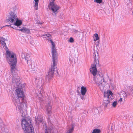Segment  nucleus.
Listing matches in <instances>:
<instances>
[{
  "label": "nucleus",
  "instance_id": "obj_1",
  "mask_svg": "<svg viewBox=\"0 0 133 133\" xmlns=\"http://www.w3.org/2000/svg\"><path fill=\"white\" fill-rule=\"evenodd\" d=\"M6 57L8 62H10L11 71L12 73L16 70V64L17 60L16 55L13 52H11L8 50H6Z\"/></svg>",
  "mask_w": 133,
  "mask_h": 133
},
{
  "label": "nucleus",
  "instance_id": "obj_2",
  "mask_svg": "<svg viewBox=\"0 0 133 133\" xmlns=\"http://www.w3.org/2000/svg\"><path fill=\"white\" fill-rule=\"evenodd\" d=\"M15 94L18 98L15 99V104L16 106H17L19 109H21L23 107L22 102L24 96V92L23 91L22 87H18L16 89Z\"/></svg>",
  "mask_w": 133,
  "mask_h": 133
},
{
  "label": "nucleus",
  "instance_id": "obj_3",
  "mask_svg": "<svg viewBox=\"0 0 133 133\" xmlns=\"http://www.w3.org/2000/svg\"><path fill=\"white\" fill-rule=\"evenodd\" d=\"M21 125L25 133H30V130L31 133H34L33 126L31 122L29 124L26 119H23L21 122Z\"/></svg>",
  "mask_w": 133,
  "mask_h": 133
},
{
  "label": "nucleus",
  "instance_id": "obj_4",
  "mask_svg": "<svg viewBox=\"0 0 133 133\" xmlns=\"http://www.w3.org/2000/svg\"><path fill=\"white\" fill-rule=\"evenodd\" d=\"M97 54L96 55L95 53L94 54V62L91 65V68L90 69V72L94 76H95L96 75L97 73V70L96 67V65L99 64V61L98 60V54Z\"/></svg>",
  "mask_w": 133,
  "mask_h": 133
},
{
  "label": "nucleus",
  "instance_id": "obj_5",
  "mask_svg": "<svg viewBox=\"0 0 133 133\" xmlns=\"http://www.w3.org/2000/svg\"><path fill=\"white\" fill-rule=\"evenodd\" d=\"M50 41L51 43L52 47L51 53L52 57V60L54 64L56 63L58 61V57H57V54L55 47V45L54 42L52 40L50 39Z\"/></svg>",
  "mask_w": 133,
  "mask_h": 133
},
{
  "label": "nucleus",
  "instance_id": "obj_6",
  "mask_svg": "<svg viewBox=\"0 0 133 133\" xmlns=\"http://www.w3.org/2000/svg\"><path fill=\"white\" fill-rule=\"evenodd\" d=\"M57 67L56 63L54 64L53 63V64L51 65V68L46 76V79H49L53 77L55 71L57 70Z\"/></svg>",
  "mask_w": 133,
  "mask_h": 133
},
{
  "label": "nucleus",
  "instance_id": "obj_7",
  "mask_svg": "<svg viewBox=\"0 0 133 133\" xmlns=\"http://www.w3.org/2000/svg\"><path fill=\"white\" fill-rule=\"evenodd\" d=\"M48 6L49 9L56 14L60 9V7L54 1L50 2Z\"/></svg>",
  "mask_w": 133,
  "mask_h": 133
},
{
  "label": "nucleus",
  "instance_id": "obj_8",
  "mask_svg": "<svg viewBox=\"0 0 133 133\" xmlns=\"http://www.w3.org/2000/svg\"><path fill=\"white\" fill-rule=\"evenodd\" d=\"M17 19V17L16 14L12 12H10L6 17V21L13 23Z\"/></svg>",
  "mask_w": 133,
  "mask_h": 133
},
{
  "label": "nucleus",
  "instance_id": "obj_9",
  "mask_svg": "<svg viewBox=\"0 0 133 133\" xmlns=\"http://www.w3.org/2000/svg\"><path fill=\"white\" fill-rule=\"evenodd\" d=\"M113 94L110 91H109L105 93L104 94V104L106 107L107 104L109 103L111 99L110 98V96H112Z\"/></svg>",
  "mask_w": 133,
  "mask_h": 133
},
{
  "label": "nucleus",
  "instance_id": "obj_10",
  "mask_svg": "<svg viewBox=\"0 0 133 133\" xmlns=\"http://www.w3.org/2000/svg\"><path fill=\"white\" fill-rule=\"evenodd\" d=\"M95 81L97 85L100 87L102 86V78L99 75H98L95 77Z\"/></svg>",
  "mask_w": 133,
  "mask_h": 133
},
{
  "label": "nucleus",
  "instance_id": "obj_11",
  "mask_svg": "<svg viewBox=\"0 0 133 133\" xmlns=\"http://www.w3.org/2000/svg\"><path fill=\"white\" fill-rule=\"evenodd\" d=\"M12 83L14 84H16V85L20 84V77L18 76L16 77H14L13 78Z\"/></svg>",
  "mask_w": 133,
  "mask_h": 133
},
{
  "label": "nucleus",
  "instance_id": "obj_12",
  "mask_svg": "<svg viewBox=\"0 0 133 133\" xmlns=\"http://www.w3.org/2000/svg\"><path fill=\"white\" fill-rule=\"evenodd\" d=\"M31 54L28 53H26L25 56V59L27 60L28 64H29V63H30L31 62Z\"/></svg>",
  "mask_w": 133,
  "mask_h": 133
},
{
  "label": "nucleus",
  "instance_id": "obj_13",
  "mask_svg": "<svg viewBox=\"0 0 133 133\" xmlns=\"http://www.w3.org/2000/svg\"><path fill=\"white\" fill-rule=\"evenodd\" d=\"M51 106L50 104H47L46 106V111L48 114H50L51 113Z\"/></svg>",
  "mask_w": 133,
  "mask_h": 133
},
{
  "label": "nucleus",
  "instance_id": "obj_14",
  "mask_svg": "<svg viewBox=\"0 0 133 133\" xmlns=\"http://www.w3.org/2000/svg\"><path fill=\"white\" fill-rule=\"evenodd\" d=\"M30 66H31V68L34 71L35 70V68L36 67L37 65L36 63H35L34 61H31V63H29V64Z\"/></svg>",
  "mask_w": 133,
  "mask_h": 133
},
{
  "label": "nucleus",
  "instance_id": "obj_15",
  "mask_svg": "<svg viewBox=\"0 0 133 133\" xmlns=\"http://www.w3.org/2000/svg\"><path fill=\"white\" fill-rule=\"evenodd\" d=\"M81 92L82 95L83 96L85 95L87 91L86 88L85 87L82 86L81 87Z\"/></svg>",
  "mask_w": 133,
  "mask_h": 133
},
{
  "label": "nucleus",
  "instance_id": "obj_16",
  "mask_svg": "<svg viewBox=\"0 0 133 133\" xmlns=\"http://www.w3.org/2000/svg\"><path fill=\"white\" fill-rule=\"evenodd\" d=\"M24 33L29 34L30 32L29 30L26 28L23 27L22 29L19 30Z\"/></svg>",
  "mask_w": 133,
  "mask_h": 133
},
{
  "label": "nucleus",
  "instance_id": "obj_17",
  "mask_svg": "<svg viewBox=\"0 0 133 133\" xmlns=\"http://www.w3.org/2000/svg\"><path fill=\"white\" fill-rule=\"evenodd\" d=\"M13 23H14V25L18 26H19L21 25L22 24V22L21 21L19 20L17 18V19L16 20L15 22Z\"/></svg>",
  "mask_w": 133,
  "mask_h": 133
},
{
  "label": "nucleus",
  "instance_id": "obj_18",
  "mask_svg": "<svg viewBox=\"0 0 133 133\" xmlns=\"http://www.w3.org/2000/svg\"><path fill=\"white\" fill-rule=\"evenodd\" d=\"M35 3L34 4V6L35 7V9L37 10L38 9V4L39 0H34Z\"/></svg>",
  "mask_w": 133,
  "mask_h": 133
},
{
  "label": "nucleus",
  "instance_id": "obj_19",
  "mask_svg": "<svg viewBox=\"0 0 133 133\" xmlns=\"http://www.w3.org/2000/svg\"><path fill=\"white\" fill-rule=\"evenodd\" d=\"M5 39L3 37L0 38V42L1 43V44L4 45V46L6 45V43H5Z\"/></svg>",
  "mask_w": 133,
  "mask_h": 133
},
{
  "label": "nucleus",
  "instance_id": "obj_20",
  "mask_svg": "<svg viewBox=\"0 0 133 133\" xmlns=\"http://www.w3.org/2000/svg\"><path fill=\"white\" fill-rule=\"evenodd\" d=\"M93 37L94 38V41H96L99 39L98 36L97 34H94V35Z\"/></svg>",
  "mask_w": 133,
  "mask_h": 133
},
{
  "label": "nucleus",
  "instance_id": "obj_21",
  "mask_svg": "<svg viewBox=\"0 0 133 133\" xmlns=\"http://www.w3.org/2000/svg\"><path fill=\"white\" fill-rule=\"evenodd\" d=\"M101 132V130L99 129H96L93 130L92 133H100Z\"/></svg>",
  "mask_w": 133,
  "mask_h": 133
},
{
  "label": "nucleus",
  "instance_id": "obj_22",
  "mask_svg": "<svg viewBox=\"0 0 133 133\" xmlns=\"http://www.w3.org/2000/svg\"><path fill=\"white\" fill-rule=\"evenodd\" d=\"M42 36L43 37H51V35L49 34H47L45 35H42Z\"/></svg>",
  "mask_w": 133,
  "mask_h": 133
},
{
  "label": "nucleus",
  "instance_id": "obj_23",
  "mask_svg": "<svg viewBox=\"0 0 133 133\" xmlns=\"http://www.w3.org/2000/svg\"><path fill=\"white\" fill-rule=\"evenodd\" d=\"M73 128L69 129L66 133H72L73 130Z\"/></svg>",
  "mask_w": 133,
  "mask_h": 133
},
{
  "label": "nucleus",
  "instance_id": "obj_24",
  "mask_svg": "<svg viewBox=\"0 0 133 133\" xmlns=\"http://www.w3.org/2000/svg\"><path fill=\"white\" fill-rule=\"evenodd\" d=\"M35 119L36 122L38 123L41 122L42 121V119L41 118L39 119L38 118V117L37 118H36Z\"/></svg>",
  "mask_w": 133,
  "mask_h": 133
},
{
  "label": "nucleus",
  "instance_id": "obj_25",
  "mask_svg": "<svg viewBox=\"0 0 133 133\" xmlns=\"http://www.w3.org/2000/svg\"><path fill=\"white\" fill-rule=\"evenodd\" d=\"M117 104V102L116 101H114L113 102L112 104V106L114 107H116Z\"/></svg>",
  "mask_w": 133,
  "mask_h": 133
},
{
  "label": "nucleus",
  "instance_id": "obj_26",
  "mask_svg": "<svg viewBox=\"0 0 133 133\" xmlns=\"http://www.w3.org/2000/svg\"><path fill=\"white\" fill-rule=\"evenodd\" d=\"M69 41L71 43H73L74 42V39L72 37H70V38Z\"/></svg>",
  "mask_w": 133,
  "mask_h": 133
},
{
  "label": "nucleus",
  "instance_id": "obj_27",
  "mask_svg": "<svg viewBox=\"0 0 133 133\" xmlns=\"http://www.w3.org/2000/svg\"><path fill=\"white\" fill-rule=\"evenodd\" d=\"M73 32L74 33L76 34H77L78 33H80V32H79L78 30H74Z\"/></svg>",
  "mask_w": 133,
  "mask_h": 133
},
{
  "label": "nucleus",
  "instance_id": "obj_28",
  "mask_svg": "<svg viewBox=\"0 0 133 133\" xmlns=\"http://www.w3.org/2000/svg\"><path fill=\"white\" fill-rule=\"evenodd\" d=\"M96 1V2L97 3H101L102 2V0H95V1Z\"/></svg>",
  "mask_w": 133,
  "mask_h": 133
},
{
  "label": "nucleus",
  "instance_id": "obj_29",
  "mask_svg": "<svg viewBox=\"0 0 133 133\" xmlns=\"http://www.w3.org/2000/svg\"><path fill=\"white\" fill-rule=\"evenodd\" d=\"M119 101L120 102H121L122 101V98H121L119 100Z\"/></svg>",
  "mask_w": 133,
  "mask_h": 133
},
{
  "label": "nucleus",
  "instance_id": "obj_30",
  "mask_svg": "<svg viewBox=\"0 0 133 133\" xmlns=\"http://www.w3.org/2000/svg\"><path fill=\"white\" fill-rule=\"evenodd\" d=\"M46 131H45V133H49L46 129Z\"/></svg>",
  "mask_w": 133,
  "mask_h": 133
},
{
  "label": "nucleus",
  "instance_id": "obj_31",
  "mask_svg": "<svg viewBox=\"0 0 133 133\" xmlns=\"http://www.w3.org/2000/svg\"><path fill=\"white\" fill-rule=\"evenodd\" d=\"M8 26L9 27L10 26H11V25H8Z\"/></svg>",
  "mask_w": 133,
  "mask_h": 133
},
{
  "label": "nucleus",
  "instance_id": "obj_32",
  "mask_svg": "<svg viewBox=\"0 0 133 133\" xmlns=\"http://www.w3.org/2000/svg\"><path fill=\"white\" fill-rule=\"evenodd\" d=\"M55 0H52L53 1H54H54H55Z\"/></svg>",
  "mask_w": 133,
  "mask_h": 133
},
{
  "label": "nucleus",
  "instance_id": "obj_33",
  "mask_svg": "<svg viewBox=\"0 0 133 133\" xmlns=\"http://www.w3.org/2000/svg\"><path fill=\"white\" fill-rule=\"evenodd\" d=\"M82 98V99H83V98L82 97V98Z\"/></svg>",
  "mask_w": 133,
  "mask_h": 133
}]
</instances>
